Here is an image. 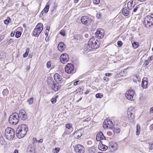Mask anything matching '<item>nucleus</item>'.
<instances>
[{"mask_svg": "<svg viewBox=\"0 0 153 153\" xmlns=\"http://www.w3.org/2000/svg\"><path fill=\"white\" fill-rule=\"evenodd\" d=\"M100 45V41L95 37H92L89 40L88 44L85 45L84 50L88 52L92 51L93 49H97L99 48Z\"/></svg>", "mask_w": 153, "mask_h": 153, "instance_id": "1", "label": "nucleus"}, {"mask_svg": "<svg viewBox=\"0 0 153 153\" xmlns=\"http://www.w3.org/2000/svg\"><path fill=\"white\" fill-rule=\"evenodd\" d=\"M28 130V128L26 124L19 126L16 131V136L19 138L24 137L26 135Z\"/></svg>", "mask_w": 153, "mask_h": 153, "instance_id": "2", "label": "nucleus"}, {"mask_svg": "<svg viewBox=\"0 0 153 153\" xmlns=\"http://www.w3.org/2000/svg\"><path fill=\"white\" fill-rule=\"evenodd\" d=\"M5 135L7 139L11 140L13 139L15 136V131L13 128L8 127L5 130Z\"/></svg>", "mask_w": 153, "mask_h": 153, "instance_id": "3", "label": "nucleus"}, {"mask_svg": "<svg viewBox=\"0 0 153 153\" xmlns=\"http://www.w3.org/2000/svg\"><path fill=\"white\" fill-rule=\"evenodd\" d=\"M19 116L17 113H14L9 117L8 122L9 123L13 125H16L19 121Z\"/></svg>", "mask_w": 153, "mask_h": 153, "instance_id": "4", "label": "nucleus"}, {"mask_svg": "<svg viewBox=\"0 0 153 153\" xmlns=\"http://www.w3.org/2000/svg\"><path fill=\"white\" fill-rule=\"evenodd\" d=\"M143 24L145 27L149 28L153 25V16L150 15L146 16L144 19Z\"/></svg>", "mask_w": 153, "mask_h": 153, "instance_id": "5", "label": "nucleus"}, {"mask_svg": "<svg viewBox=\"0 0 153 153\" xmlns=\"http://www.w3.org/2000/svg\"><path fill=\"white\" fill-rule=\"evenodd\" d=\"M43 28V24L41 23H39L34 29L33 35L35 36L38 37L42 30Z\"/></svg>", "mask_w": 153, "mask_h": 153, "instance_id": "6", "label": "nucleus"}, {"mask_svg": "<svg viewBox=\"0 0 153 153\" xmlns=\"http://www.w3.org/2000/svg\"><path fill=\"white\" fill-rule=\"evenodd\" d=\"M74 150L76 153H84L85 148L83 146L78 144L75 146Z\"/></svg>", "mask_w": 153, "mask_h": 153, "instance_id": "7", "label": "nucleus"}, {"mask_svg": "<svg viewBox=\"0 0 153 153\" xmlns=\"http://www.w3.org/2000/svg\"><path fill=\"white\" fill-rule=\"evenodd\" d=\"M65 71L68 74L72 73L74 71V67L73 65L71 63H68L65 66Z\"/></svg>", "mask_w": 153, "mask_h": 153, "instance_id": "8", "label": "nucleus"}, {"mask_svg": "<svg viewBox=\"0 0 153 153\" xmlns=\"http://www.w3.org/2000/svg\"><path fill=\"white\" fill-rule=\"evenodd\" d=\"M113 125L112 122L110 120H105L104 122L103 126L104 128H111Z\"/></svg>", "mask_w": 153, "mask_h": 153, "instance_id": "9", "label": "nucleus"}, {"mask_svg": "<svg viewBox=\"0 0 153 153\" xmlns=\"http://www.w3.org/2000/svg\"><path fill=\"white\" fill-rule=\"evenodd\" d=\"M69 60V57L68 54L63 53L60 57V60L61 63L65 64Z\"/></svg>", "mask_w": 153, "mask_h": 153, "instance_id": "10", "label": "nucleus"}, {"mask_svg": "<svg viewBox=\"0 0 153 153\" xmlns=\"http://www.w3.org/2000/svg\"><path fill=\"white\" fill-rule=\"evenodd\" d=\"M134 91L133 90H128L125 94L126 98L129 100H133V97Z\"/></svg>", "mask_w": 153, "mask_h": 153, "instance_id": "11", "label": "nucleus"}, {"mask_svg": "<svg viewBox=\"0 0 153 153\" xmlns=\"http://www.w3.org/2000/svg\"><path fill=\"white\" fill-rule=\"evenodd\" d=\"M97 39H101L103 38L104 35V31L101 29H98L97 32L95 33Z\"/></svg>", "mask_w": 153, "mask_h": 153, "instance_id": "12", "label": "nucleus"}, {"mask_svg": "<svg viewBox=\"0 0 153 153\" xmlns=\"http://www.w3.org/2000/svg\"><path fill=\"white\" fill-rule=\"evenodd\" d=\"M18 114L19 116V118H20L22 120H25L27 118V113L23 109L20 110Z\"/></svg>", "mask_w": 153, "mask_h": 153, "instance_id": "13", "label": "nucleus"}, {"mask_svg": "<svg viewBox=\"0 0 153 153\" xmlns=\"http://www.w3.org/2000/svg\"><path fill=\"white\" fill-rule=\"evenodd\" d=\"M81 22L83 24L88 25L91 22V19L86 16H84L82 17L81 19Z\"/></svg>", "mask_w": 153, "mask_h": 153, "instance_id": "14", "label": "nucleus"}, {"mask_svg": "<svg viewBox=\"0 0 153 153\" xmlns=\"http://www.w3.org/2000/svg\"><path fill=\"white\" fill-rule=\"evenodd\" d=\"M61 87V85H59V83H58L54 82L52 85L50 87L51 89L52 90L55 91H58Z\"/></svg>", "mask_w": 153, "mask_h": 153, "instance_id": "15", "label": "nucleus"}, {"mask_svg": "<svg viewBox=\"0 0 153 153\" xmlns=\"http://www.w3.org/2000/svg\"><path fill=\"white\" fill-rule=\"evenodd\" d=\"M54 78V80L57 83H60L62 81V76L56 73L55 74Z\"/></svg>", "mask_w": 153, "mask_h": 153, "instance_id": "16", "label": "nucleus"}, {"mask_svg": "<svg viewBox=\"0 0 153 153\" xmlns=\"http://www.w3.org/2000/svg\"><path fill=\"white\" fill-rule=\"evenodd\" d=\"M96 139L98 141H100L101 140H105V137L104 136L102 133L101 131H100L97 134Z\"/></svg>", "mask_w": 153, "mask_h": 153, "instance_id": "17", "label": "nucleus"}, {"mask_svg": "<svg viewBox=\"0 0 153 153\" xmlns=\"http://www.w3.org/2000/svg\"><path fill=\"white\" fill-rule=\"evenodd\" d=\"M27 153H35V148L32 145H29L27 150Z\"/></svg>", "mask_w": 153, "mask_h": 153, "instance_id": "18", "label": "nucleus"}, {"mask_svg": "<svg viewBox=\"0 0 153 153\" xmlns=\"http://www.w3.org/2000/svg\"><path fill=\"white\" fill-rule=\"evenodd\" d=\"M83 131L82 129H80L76 131L74 133V134L76 137V139H78L82 135Z\"/></svg>", "mask_w": 153, "mask_h": 153, "instance_id": "19", "label": "nucleus"}, {"mask_svg": "<svg viewBox=\"0 0 153 153\" xmlns=\"http://www.w3.org/2000/svg\"><path fill=\"white\" fill-rule=\"evenodd\" d=\"M148 79L145 77L143 78L142 82V86L144 88H146L147 87Z\"/></svg>", "mask_w": 153, "mask_h": 153, "instance_id": "20", "label": "nucleus"}, {"mask_svg": "<svg viewBox=\"0 0 153 153\" xmlns=\"http://www.w3.org/2000/svg\"><path fill=\"white\" fill-rule=\"evenodd\" d=\"M65 48V45L63 43L60 42L59 43L58 46V48L60 51H62Z\"/></svg>", "mask_w": 153, "mask_h": 153, "instance_id": "21", "label": "nucleus"}, {"mask_svg": "<svg viewBox=\"0 0 153 153\" xmlns=\"http://www.w3.org/2000/svg\"><path fill=\"white\" fill-rule=\"evenodd\" d=\"M129 11L127 10L126 7H124L122 10L123 14L125 16H128L129 14Z\"/></svg>", "mask_w": 153, "mask_h": 153, "instance_id": "22", "label": "nucleus"}, {"mask_svg": "<svg viewBox=\"0 0 153 153\" xmlns=\"http://www.w3.org/2000/svg\"><path fill=\"white\" fill-rule=\"evenodd\" d=\"M128 115V118L130 122H133L134 120V114H127Z\"/></svg>", "mask_w": 153, "mask_h": 153, "instance_id": "23", "label": "nucleus"}, {"mask_svg": "<svg viewBox=\"0 0 153 153\" xmlns=\"http://www.w3.org/2000/svg\"><path fill=\"white\" fill-rule=\"evenodd\" d=\"M98 147L99 149L102 151L106 150L108 148L107 146L104 144H101V145L98 146Z\"/></svg>", "mask_w": 153, "mask_h": 153, "instance_id": "24", "label": "nucleus"}, {"mask_svg": "<svg viewBox=\"0 0 153 153\" xmlns=\"http://www.w3.org/2000/svg\"><path fill=\"white\" fill-rule=\"evenodd\" d=\"M54 82L52 79L51 78H49L47 79V83L48 85H49L50 87L51 85H52V84H53Z\"/></svg>", "mask_w": 153, "mask_h": 153, "instance_id": "25", "label": "nucleus"}, {"mask_svg": "<svg viewBox=\"0 0 153 153\" xmlns=\"http://www.w3.org/2000/svg\"><path fill=\"white\" fill-rule=\"evenodd\" d=\"M134 109L132 107H130L128 109L127 114H134Z\"/></svg>", "mask_w": 153, "mask_h": 153, "instance_id": "26", "label": "nucleus"}, {"mask_svg": "<svg viewBox=\"0 0 153 153\" xmlns=\"http://www.w3.org/2000/svg\"><path fill=\"white\" fill-rule=\"evenodd\" d=\"M136 134L137 135H139L140 132V126L139 124H137L136 127Z\"/></svg>", "mask_w": 153, "mask_h": 153, "instance_id": "27", "label": "nucleus"}, {"mask_svg": "<svg viewBox=\"0 0 153 153\" xmlns=\"http://www.w3.org/2000/svg\"><path fill=\"white\" fill-rule=\"evenodd\" d=\"M88 151L89 153H95L96 151L95 147L92 146L89 148Z\"/></svg>", "mask_w": 153, "mask_h": 153, "instance_id": "28", "label": "nucleus"}, {"mask_svg": "<svg viewBox=\"0 0 153 153\" xmlns=\"http://www.w3.org/2000/svg\"><path fill=\"white\" fill-rule=\"evenodd\" d=\"M109 147L112 149L113 150H115L117 149V146L116 143H111L109 145Z\"/></svg>", "mask_w": 153, "mask_h": 153, "instance_id": "29", "label": "nucleus"}, {"mask_svg": "<svg viewBox=\"0 0 153 153\" xmlns=\"http://www.w3.org/2000/svg\"><path fill=\"white\" fill-rule=\"evenodd\" d=\"M49 7L50 6L49 4L48 3H47L43 10L44 11L43 12H45V13H47L49 10Z\"/></svg>", "mask_w": 153, "mask_h": 153, "instance_id": "30", "label": "nucleus"}, {"mask_svg": "<svg viewBox=\"0 0 153 153\" xmlns=\"http://www.w3.org/2000/svg\"><path fill=\"white\" fill-rule=\"evenodd\" d=\"M132 2L129 1L128 2L127 5V7L128 10H131L133 8L134 6H132Z\"/></svg>", "mask_w": 153, "mask_h": 153, "instance_id": "31", "label": "nucleus"}, {"mask_svg": "<svg viewBox=\"0 0 153 153\" xmlns=\"http://www.w3.org/2000/svg\"><path fill=\"white\" fill-rule=\"evenodd\" d=\"M132 45L134 48L136 49L139 47V44L138 42H136L132 44Z\"/></svg>", "mask_w": 153, "mask_h": 153, "instance_id": "32", "label": "nucleus"}, {"mask_svg": "<svg viewBox=\"0 0 153 153\" xmlns=\"http://www.w3.org/2000/svg\"><path fill=\"white\" fill-rule=\"evenodd\" d=\"M11 21L10 18L8 17L7 19H5L4 20V23L6 25H8L10 23Z\"/></svg>", "mask_w": 153, "mask_h": 153, "instance_id": "33", "label": "nucleus"}, {"mask_svg": "<svg viewBox=\"0 0 153 153\" xmlns=\"http://www.w3.org/2000/svg\"><path fill=\"white\" fill-rule=\"evenodd\" d=\"M83 87L82 86H81L78 88L75 91L76 93L77 94L79 92H80L81 90H82L83 89Z\"/></svg>", "mask_w": 153, "mask_h": 153, "instance_id": "34", "label": "nucleus"}, {"mask_svg": "<svg viewBox=\"0 0 153 153\" xmlns=\"http://www.w3.org/2000/svg\"><path fill=\"white\" fill-rule=\"evenodd\" d=\"M29 52V48H27L26 52L23 54V56L25 58L27 56L28 53Z\"/></svg>", "mask_w": 153, "mask_h": 153, "instance_id": "35", "label": "nucleus"}, {"mask_svg": "<svg viewBox=\"0 0 153 153\" xmlns=\"http://www.w3.org/2000/svg\"><path fill=\"white\" fill-rule=\"evenodd\" d=\"M113 131L114 132L116 133L117 134H118L120 131V129L119 128H114L113 129Z\"/></svg>", "mask_w": 153, "mask_h": 153, "instance_id": "36", "label": "nucleus"}, {"mask_svg": "<svg viewBox=\"0 0 153 153\" xmlns=\"http://www.w3.org/2000/svg\"><path fill=\"white\" fill-rule=\"evenodd\" d=\"M33 97L30 98L29 99L27 100V102L29 105L32 104L33 102Z\"/></svg>", "mask_w": 153, "mask_h": 153, "instance_id": "37", "label": "nucleus"}, {"mask_svg": "<svg viewBox=\"0 0 153 153\" xmlns=\"http://www.w3.org/2000/svg\"><path fill=\"white\" fill-rule=\"evenodd\" d=\"M21 35V33L20 31H17L16 32L15 36L17 38H19L20 37Z\"/></svg>", "mask_w": 153, "mask_h": 153, "instance_id": "38", "label": "nucleus"}, {"mask_svg": "<svg viewBox=\"0 0 153 153\" xmlns=\"http://www.w3.org/2000/svg\"><path fill=\"white\" fill-rule=\"evenodd\" d=\"M95 96L97 98H100L103 97V95L102 93H98L96 94Z\"/></svg>", "mask_w": 153, "mask_h": 153, "instance_id": "39", "label": "nucleus"}, {"mask_svg": "<svg viewBox=\"0 0 153 153\" xmlns=\"http://www.w3.org/2000/svg\"><path fill=\"white\" fill-rule=\"evenodd\" d=\"M8 93V91L7 89H4L2 92L4 96L7 95Z\"/></svg>", "mask_w": 153, "mask_h": 153, "instance_id": "40", "label": "nucleus"}, {"mask_svg": "<svg viewBox=\"0 0 153 153\" xmlns=\"http://www.w3.org/2000/svg\"><path fill=\"white\" fill-rule=\"evenodd\" d=\"M149 148L150 150H152L153 149V143L151 142L149 143Z\"/></svg>", "mask_w": 153, "mask_h": 153, "instance_id": "41", "label": "nucleus"}, {"mask_svg": "<svg viewBox=\"0 0 153 153\" xmlns=\"http://www.w3.org/2000/svg\"><path fill=\"white\" fill-rule=\"evenodd\" d=\"M60 148H55L54 149V152H56V153H58V152L60 151Z\"/></svg>", "mask_w": 153, "mask_h": 153, "instance_id": "42", "label": "nucleus"}, {"mask_svg": "<svg viewBox=\"0 0 153 153\" xmlns=\"http://www.w3.org/2000/svg\"><path fill=\"white\" fill-rule=\"evenodd\" d=\"M72 127V125L70 124H67L66 125V127L68 129H70Z\"/></svg>", "mask_w": 153, "mask_h": 153, "instance_id": "43", "label": "nucleus"}, {"mask_svg": "<svg viewBox=\"0 0 153 153\" xmlns=\"http://www.w3.org/2000/svg\"><path fill=\"white\" fill-rule=\"evenodd\" d=\"M123 45V43L122 42L120 41H119L117 42V45L119 47H121Z\"/></svg>", "mask_w": 153, "mask_h": 153, "instance_id": "44", "label": "nucleus"}, {"mask_svg": "<svg viewBox=\"0 0 153 153\" xmlns=\"http://www.w3.org/2000/svg\"><path fill=\"white\" fill-rule=\"evenodd\" d=\"M94 3L98 4L100 2V0H93Z\"/></svg>", "mask_w": 153, "mask_h": 153, "instance_id": "45", "label": "nucleus"}, {"mask_svg": "<svg viewBox=\"0 0 153 153\" xmlns=\"http://www.w3.org/2000/svg\"><path fill=\"white\" fill-rule=\"evenodd\" d=\"M56 98H52L51 100V102L53 104H54L56 102Z\"/></svg>", "mask_w": 153, "mask_h": 153, "instance_id": "46", "label": "nucleus"}, {"mask_svg": "<svg viewBox=\"0 0 153 153\" xmlns=\"http://www.w3.org/2000/svg\"><path fill=\"white\" fill-rule=\"evenodd\" d=\"M13 41H13V39H11L7 41V43H8V45H10L11 43L13 42Z\"/></svg>", "mask_w": 153, "mask_h": 153, "instance_id": "47", "label": "nucleus"}, {"mask_svg": "<svg viewBox=\"0 0 153 153\" xmlns=\"http://www.w3.org/2000/svg\"><path fill=\"white\" fill-rule=\"evenodd\" d=\"M51 63L50 61L48 62L46 64V66L48 68H49L51 66Z\"/></svg>", "mask_w": 153, "mask_h": 153, "instance_id": "48", "label": "nucleus"}, {"mask_svg": "<svg viewBox=\"0 0 153 153\" xmlns=\"http://www.w3.org/2000/svg\"><path fill=\"white\" fill-rule=\"evenodd\" d=\"M101 16V14L100 13H97L96 16V17L98 19H100Z\"/></svg>", "mask_w": 153, "mask_h": 153, "instance_id": "49", "label": "nucleus"}, {"mask_svg": "<svg viewBox=\"0 0 153 153\" xmlns=\"http://www.w3.org/2000/svg\"><path fill=\"white\" fill-rule=\"evenodd\" d=\"M139 8V5L137 6L133 10V12H136Z\"/></svg>", "mask_w": 153, "mask_h": 153, "instance_id": "50", "label": "nucleus"}, {"mask_svg": "<svg viewBox=\"0 0 153 153\" xmlns=\"http://www.w3.org/2000/svg\"><path fill=\"white\" fill-rule=\"evenodd\" d=\"M60 34L62 36H65V33L64 32H62V31H61L60 32Z\"/></svg>", "mask_w": 153, "mask_h": 153, "instance_id": "51", "label": "nucleus"}, {"mask_svg": "<svg viewBox=\"0 0 153 153\" xmlns=\"http://www.w3.org/2000/svg\"><path fill=\"white\" fill-rule=\"evenodd\" d=\"M144 62L146 65H148L149 64V62L147 60H145Z\"/></svg>", "mask_w": 153, "mask_h": 153, "instance_id": "52", "label": "nucleus"}, {"mask_svg": "<svg viewBox=\"0 0 153 153\" xmlns=\"http://www.w3.org/2000/svg\"><path fill=\"white\" fill-rule=\"evenodd\" d=\"M43 12V10L41 12L39 16L40 17H41L42 16L43 13H44Z\"/></svg>", "mask_w": 153, "mask_h": 153, "instance_id": "53", "label": "nucleus"}, {"mask_svg": "<svg viewBox=\"0 0 153 153\" xmlns=\"http://www.w3.org/2000/svg\"><path fill=\"white\" fill-rule=\"evenodd\" d=\"M49 31H48V30H45V35L46 36H48V32Z\"/></svg>", "mask_w": 153, "mask_h": 153, "instance_id": "54", "label": "nucleus"}, {"mask_svg": "<svg viewBox=\"0 0 153 153\" xmlns=\"http://www.w3.org/2000/svg\"><path fill=\"white\" fill-rule=\"evenodd\" d=\"M4 38V37L3 36H0V42Z\"/></svg>", "mask_w": 153, "mask_h": 153, "instance_id": "55", "label": "nucleus"}, {"mask_svg": "<svg viewBox=\"0 0 153 153\" xmlns=\"http://www.w3.org/2000/svg\"><path fill=\"white\" fill-rule=\"evenodd\" d=\"M79 82V81H76L74 83V85H76L78 84V82Z\"/></svg>", "mask_w": 153, "mask_h": 153, "instance_id": "56", "label": "nucleus"}, {"mask_svg": "<svg viewBox=\"0 0 153 153\" xmlns=\"http://www.w3.org/2000/svg\"><path fill=\"white\" fill-rule=\"evenodd\" d=\"M150 111L151 113L153 114V107H152L151 108Z\"/></svg>", "mask_w": 153, "mask_h": 153, "instance_id": "57", "label": "nucleus"}, {"mask_svg": "<svg viewBox=\"0 0 153 153\" xmlns=\"http://www.w3.org/2000/svg\"><path fill=\"white\" fill-rule=\"evenodd\" d=\"M107 134L108 135L110 136L112 134V133L111 131H108L107 132Z\"/></svg>", "mask_w": 153, "mask_h": 153, "instance_id": "58", "label": "nucleus"}, {"mask_svg": "<svg viewBox=\"0 0 153 153\" xmlns=\"http://www.w3.org/2000/svg\"><path fill=\"white\" fill-rule=\"evenodd\" d=\"M15 33L12 32L11 33V36L12 37H13L14 36Z\"/></svg>", "mask_w": 153, "mask_h": 153, "instance_id": "59", "label": "nucleus"}, {"mask_svg": "<svg viewBox=\"0 0 153 153\" xmlns=\"http://www.w3.org/2000/svg\"><path fill=\"white\" fill-rule=\"evenodd\" d=\"M33 143H34L35 142L37 141V139H36V138H35V137L33 138Z\"/></svg>", "mask_w": 153, "mask_h": 153, "instance_id": "60", "label": "nucleus"}, {"mask_svg": "<svg viewBox=\"0 0 153 153\" xmlns=\"http://www.w3.org/2000/svg\"><path fill=\"white\" fill-rule=\"evenodd\" d=\"M105 75L106 76H110L111 75V74H110V73H105Z\"/></svg>", "mask_w": 153, "mask_h": 153, "instance_id": "61", "label": "nucleus"}, {"mask_svg": "<svg viewBox=\"0 0 153 153\" xmlns=\"http://www.w3.org/2000/svg\"><path fill=\"white\" fill-rule=\"evenodd\" d=\"M13 153H18V149H16Z\"/></svg>", "mask_w": 153, "mask_h": 153, "instance_id": "62", "label": "nucleus"}, {"mask_svg": "<svg viewBox=\"0 0 153 153\" xmlns=\"http://www.w3.org/2000/svg\"><path fill=\"white\" fill-rule=\"evenodd\" d=\"M43 141V139H40L39 141H38V142H39V143H42Z\"/></svg>", "mask_w": 153, "mask_h": 153, "instance_id": "63", "label": "nucleus"}, {"mask_svg": "<svg viewBox=\"0 0 153 153\" xmlns=\"http://www.w3.org/2000/svg\"><path fill=\"white\" fill-rule=\"evenodd\" d=\"M134 77L137 79L139 78V77L137 76V74H135L134 75Z\"/></svg>", "mask_w": 153, "mask_h": 153, "instance_id": "64", "label": "nucleus"}]
</instances>
